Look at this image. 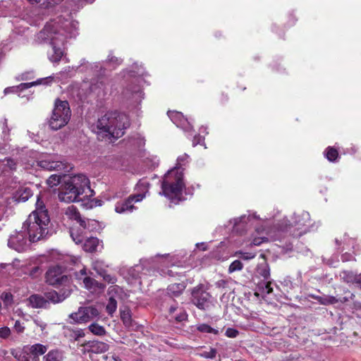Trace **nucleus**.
Returning a JSON list of instances; mask_svg holds the SVG:
<instances>
[{
  "label": "nucleus",
  "instance_id": "32",
  "mask_svg": "<svg viewBox=\"0 0 361 361\" xmlns=\"http://www.w3.org/2000/svg\"><path fill=\"white\" fill-rule=\"evenodd\" d=\"M88 329L93 334L97 336H104L106 333L104 327L97 323H93L90 324L88 326Z\"/></svg>",
  "mask_w": 361,
  "mask_h": 361
},
{
  "label": "nucleus",
  "instance_id": "8",
  "mask_svg": "<svg viewBox=\"0 0 361 361\" xmlns=\"http://www.w3.org/2000/svg\"><path fill=\"white\" fill-rule=\"evenodd\" d=\"M207 290V287L202 283L191 290V302L199 310L209 311L215 305V300Z\"/></svg>",
  "mask_w": 361,
  "mask_h": 361
},
{
  "label": "nucleus",
  "instance_id": "4",
  "mask_svg": "<svg viewBox=\"0 0 361 361\" xmlns=\"http://www.w3.org/2000/svg\"><path fill=\"white\" fill-rule=\"evenodd\" d=\"M90 180L84 174L68 176L61 185L58 194L61 202H80L92 195Z\"/></svg>",
  "mask_w": 361,
  "mask_h": 361
},
{
  "label": "nucleus",
  "instance_id": "28",
  "mask_svg": "<svg viewBox=\"0 0 361 361\" xmlns=\"http://www.w3.org/2000/svg\"><path fill=\"white\" fill-rule=\"evenodd\" d=\"M63 353L59 350H51L43 357V361H62Z\"/></svg>",
  "mask_w": 361,
  "mask_h": 361
},
{
  "label": "nucleus",
  "instance_id": "38",
  "mask_svg": "<svg viewBox=\"0 0 361 361\" xmlns=\"http://www.w3.org/2000/svg\"><path fill=\"white\" fill-rule=\"evenodd\" d=\"M71 236L76 244L82 243L85 238V237L82 234L80 228L77 230H72L71 231Z\"/></svg>",
  "mask_w": 361,
  "mask_h": 361
},
{
  "label": "nucleus",
  "instance_id": "3",
  "mask_svg": "<svg viewBox=\"0 0 361 361\" xmlns=\"http://www.w3.org/2000/svg\"><path fill=\"white\" fill-rule=\"evenodd\" d=\"M130 125L129 118L123 113L109 111L91 126L92 131L102 139L116 140L122 137Z\"/></svg>",
  "mask_w": 361,
  "mask_h": 361
},
{
  "label": "nucleus",
  "instance_id": "15",
  "mask_svg": "<svg viewBox=\"0 0 361 361\" xmlns=\"http://www.w3.org/2000/svg\"><path fill=\"white\" fill-rule=\"evenodd\" d=\"M84 352L92 353H103L109 349V345L106 343L97 340L85 342L83 345Z\"/></svg>",
  "mask_w": 361,
  "mask_h": 361
},
{
  "label": "nucleus",
  "instance_id": "11",
  "mask_svg": "<svg viewBox=\"0 0 361 361\" xmlns=\"http://www.w3.org/2000/svg\"><path fill=\"white\" fill-rule=\"evenodd\" d=\"M27 235L24 229L11 235L8 240V247L19 252L25 251L29 245Z\"/></svg>",
  "mask_w": 361,
  "mask_h": 361
},
{
  "label": "nucleus",
  "instance_id": "17",
  "mask_svg": "<svg viewBox=\"0 0 361 361\" xmlns=\"http://www.w3.org/2000/svg\"><path fill=\"white\" fill-rule=\"evenodd\" d=\"M70 295V290H61L60 293H58L56 290H50L44 293V297L45 299L48 300V305L49 304V302L54 304L61 302Z\"/></svg>",
  "mask_w": 361,
  "mask_h": 361
},
{
  "label": "nucleus",
  "instance_id": "5",
  "mask_svg": "<svg viewBox=\"0 0 361 361\" xmlns=\"http://www.w3.org/2000/svg\"><path fill=\"white\" fill-rule=\"evenodd\" d=\"M50 219L43 202L37 199L36 209L23 223L22 229L26 231L29 241L37 242L47 237Z\"/></svg>",
  "mask_w": 361,
  "mask_h": 361
},
{
  "label": "nucleus",
  "instance_id": "64",
  "mask_svg": "<svg viewBox=\"0 0 361 361\" xmlns=\"http://www.w3.org/2000/svg\"><path fill=\"white\" fill-rule=\"evenodd\" d=\"M27 353V360H32V361H39V357H37L36 356H34L32 354Z\"/></svg>",
  "mask_w": 361,
  "mask_h": 361
},
{
  "label": "nucleus",
  "instance_id": "47",
  "mask_svg": "<svg viewBox=\"0 0 361 361\" xmlns=\"http://www.w3.org/2000/svg\"><path fill=\"white\" fill-rule=\"evenodd\" d=\"M236 256H238L239 258L245 260H249L255 257L256 254L252 252H238L235 253Z\"/></svg>",
  "mask_w": 361,
  "mask_h": 361
},
{
  "label": "nucleus",
  "instance_id": "52",
  "mask_svg": "<svg viewBox=\"0 0 361 361\" xmlns=\"http://www.w3.org/2000/svg\"><path fill=\"white\" fill-rule=\"evenodd\" d=\"M5 166H7L10 170H15L16 167V162L11 158H6L3 161Z\"/></svg>",
  "mask_w": 361,
  "mask_h": 361
},
{
  "label": "nucleus",
  "instance_id": "27",
  "mask_svg": "<svg viewBox=\"0 0 361 361\" xmlns=\"http://www.w3.org/2000/svg\"><path fill=\"white\" fill-rule=\"evenodd\" d=\"M86 238L87 239L85 240L83 244V250L88 252H93L96 251L99 244V239L93 237Z\"/></svg>",
  "mask_w": 361,
  "mask_h": 361
},
{
  "label": "nucleus",
  "instance_id": "7",
  "mask_svg": "<svg viewBox=\"0 0 361 361\" xmlns=\"http://www.w3.org/2000/svg\"><path fill=\"white\" fill-rule=\"evenodd\" d=\"M71 111L67 101L57 99L49 124L51 129L57 130L65 126L70 121Z\"/></svg>",
  "mask_w": 361,
  "mask_h": 361
},
{
  "label": "nucleus",
  "instance_id": "13",
  "mask_svg": "<svg viewBox=\"0 0 361 361\" xmlns=\"http://www.w3.org/2000/svg\"><path fill=\"white\" fill-rule=\"evenodd\" d=\"M46 282L51 286H57L61 284L67 280V276L62 275L60 267L54 266L50 267L45 274Z\"/></svg>",
  "mask_w": 361,
  "mask_h": 361
},
{
  "label": "nucleus",
  "instance_id": "43",
  "mask_svg": "<svg viewBox=\"0 0 361 361\" xmlns=\"http://www.w3.org/2000/svg\"><path fill=\"white\" fill-rule=\"evenodd\" d=\"M243 268V263L240 260L236 259L230 264L228 267V272L233 273L234 271H240Z\"/></svg>",
  "mask_w": 361,
  "mask_h": 361
},
{
  "label": "nucleus",
  "instance_id": "44",
  "mask_svg": "<svg viewBox=\"0 0 361 361\" xmlns=\"http://www.w3.org/2000/svg\"><path fill=\"white\" fill-rule=\"evenodd\" d=\"M271 283L269 280L264 281L259 283V287L262 290L263 292L269 294L273 291L271 286Z\"/></svg>",
  "mask_w": 361,
  "mask_h": 361
},
{
  "label": "nucleus",
  "instance_id": "26",
  "mask_svg": "<svg viewBox=\"0 0 361 361\" xmlns=\"http://www.w3.org/2000/svg\"><path fill=\"white\" fill-rule=\"evenodd\" d=\"M52 80H53V79L51 77H48L46 78L38 79L36 81L31 82H23L16 87H18V92H21V91L28 89L32 86L42 84L43 82H44V84H49Z\"/></svg>",
  "mask_w": 361,
  "mask_h": 361
},
{
  "label": "nucleus",
  "instance_id": "14",
  "mask_svg": "<svg viewBox=\"0 0 361 361\" xmlns=\"http://www.w3.org/2000/svg\"><path fill=\"white\" fill-rule=\"evenodd\" d=\"M167 114L171 121L177 127L182 128L185 131L192 130V126L191 123L184 117L182 113L169 111Z\"/></svg>",
  "mask_w": 361,
  "mask_h": 361
},
{
  "label": "nucleus",
  "instance_id": "37",
  "mask_svg": "<svg viewBox=\"0 0 361 361\" xmlns=\"http://www.w3.org/2000/svg\"><path fill=\"white\" fill-rule=\"evenodd\" d=\"M27 350H26V347L24 346L23 350H18L12 353V355L15 358L17 359L18 361H30L27 360ZM32 361V360H31Z\"/></svg>",
  "mask_w": 361,
  "mask_h": 361
},
{
  "label": "nucleus",
  "instance_id": "58",
  "mask_svg": "<svg viewBox=\"0 0 361 361\" xmlns=\"http://www.w3.org/2000/svg\"><path fill=\"white\" fill-rule=\"evenodd\" d=\"M204 137L201 136L200 135H197L194 136L192 140V145L193 147L196 146L197 145H202L204 142Z\"/></svg>",
  "mask_w": 361,
  "mask_h": 361
},
{
  "label": "nucleus",
  "instance_id": "42",
  "mask_svg": "<svg viewBox=\"0 0 361 361\" xmlns=\"http://www.w3.org/2000/svg\"><path fill=\"white\" fill-rule=\"evenodd\" d=\"M142 94V91L140 90L139 87H135L133 90H130L129 88H126L123 92L124 96L128 98H134L136 95H140Z\"/></svg>",
  "mask_w": 361,
  "mask_h": 361
},
{
  "label": "nucleus",
  "instance_id": "45",
  "mask_svg": "<svg viewBox=\"0 0 361 361\" xmlns=\"http://www.w3.org/2000/svg\"><path fill=\"white\" fill-rule=\"evenodd\" d=\"M32 195V190L30 188H25L20 191L19 200L25 202Z\"/></svg>",
  "mask_w": 361,
  "mask_h": 361
},
{
  "label": "nucleus",
  "instance_id": "12",
  "mask_svg": "<svg viewBox=\"0 0 361 361\" xmlns=\"http://www.w3.org/2000/svg\"><path fill=\"white\" fill-rule=\"evenodd\" d=\"M145 197L144 193L130 195L124 201L116 203L115 211L119 214L130 213L136 208L133 203L142 201Z\"/></svg>",
  "mask_w": 361,
  "mask_h": 361
},
{
  "label": "nucleus",
  "instance_id": "55",
  "mask_svg": "<svg viewBox=\"0 0 361 361\" xmlns=\"http://www.w3.org/2000/svg\"><path fill=\"white\" fill-rule=\"evenodd\" d=\"M172 317L178 322H183L187 319L188 314L184 310H180L178 314H176Z\"/></svg>",
  "mask_w": 361,
  "mask_h": 361
},
{
  "label": "nucleus",
  "instance_id": "39",
  "mask_svg": "<svg viewBox=\"0 0 361 361\" xmlns=\"http://www.w3.org/2000/svg\"><path fill=\"white\" fill-rule=\"evenodd\" d=\"M188 158H189V156L187 154H184L182 156L178 157L177 159L176 166L172 170H176L178 171L183 172L182 166H183L185 164V162L188 161Z\"/></svg>",
  "mask_w": 361,
  "mask_h": 361
},
{
  "label": "nucleus",
  "instance_id": "48",
  "mask_svg": "<svg viewBox=\"0 0 361 361\" xmlns=\"http://www.w3.org/2000/svg\"><path fill=\"white\" fill-rule=\"evenodd\" d=\"M1 300H3L5 305L8 306L12 304L13 302V295L10 293H3L1 296Z\"/></svg>",
  "mask_w": 361,
  "mask_h": 361
},
{
  "label": "nucleus",
  "instance_id": "35",
  "mask_svg": "<svg viewBox=\"0 0 361 361\" xmlns=\"http://www.w3.org/2000/svg\"><path fill=\"white\" fill-rule=\"evenodd\" d=\"M121 319L126 326H131L132 318L130 311L128 309L121 311Z\"/></svg>",
  "mask_w": 361,
  "mask_h": 361
},
{
  "label": "nucleus",
  "instance_id": "46",
  "mask_svg": "<svg viewBox=\"0 0 361 361\" xmlns=\"http://www.w3.org/2000/svg\"><path fill=\"white\" fill-rule=\"evenodd\" d=\"M43 270L39 266H35L30 269L29 276L32 279H37L42 275Z\"/></svg>",
  "mask_w": 361,
  "mask_h": 361
},
{
  "label": "nucleus",
  "instance_id": "49",
  "mask_svg": "<svg viewBox=\"0 0 361 361\" xmlns=\"http://www.w3.org/2000/svg\"><path fill=\"white\" fill-rule=\"evenodd\" d=\"M128 274L134 279H138L140 277V266L135 265L129 269Z\"/></svg>",
  "mask_w": 361,
  "mask_h": 361
},
{
  "label": "nucleus",
  "instance_id": "29",
  "mask_svg": "<svg viewBox=\"0 0 361 361\" xmlns=\"http://www.w3.org/2000/svg\"><path fill=\"white\" fill-rule=\"evenodd\" d=\"M257 272L259 276L264 279V281L270 279V268L267 263H262L258 265Z\"/></svg>",
  "mask_w": 361,
  "mask_h": 361
},
{
  "label": "nucleus",
  "instance_id": "41",
  "mask_svg": "<svg viewBox=\"0 0 361 361\" xmlns=\"http://www.w3.org/2000/svg\"><path fill=\"white\" fill-rule=\"evenodd\" d=\"M85 286L87 289H91L94 287H101L99 283L94 279L90 276H85L83 279Z\"/></svg>",
  "mask_w": 361,
  "mask_h": 361
},
{
  "label": "nucleus",
  "instance_id": "21",
  "mask_svg": "<svg viewBox=\"0 0 361 361\" xmlns=\"http://www.w3.org/2000/svg\"><path fill=\"white\" fill-rule=\"evenodd\" d=\"M49 4L51 6H60L61 8L75 11L76 9L75 0H49Z\"/></svg>",
  "mask_w": 361,
  "mask_h": 361
},
{
  "label": "nucleus",
  "instance_id": "36",
  "mask_svg": "<svg viewBox=\"0 0 361 361\" xmlns=\"http://www.w3.org/2000/svg\"><path fill=\"white\" fill-rule=\"evenodd\" d=\"M216 349L209 347V348L205 350H202L198 353L199 356L206 359H214L216 356Z\"/></svg>",
  "mask_w": 361,
  "mask_h": 361
},
{
  "label": "nucleus",
  "instance_id": "63",
  "mask_svg": "<svg viewBox=\"0 0 361 361\" xmlns=\"http://www.w3.org/2000/svg\"><path fill=\"white\" fill-rule=\"evenodd\" d=\"M267 239V238H255L252 240V244L255 245H260L264 241H266Z\"/></svg>",
  "mask_w": 361,
  "mask_h": 361
},
{
  "label": "nucleus",
  "instance_id": "33",
  "mask_svg": "<svg viewBox=\"0 0 361 361\" xmlns=\"http://www.w3.org/2000/svg\"><path fill=\"white\" fill-rule=\"evenodd\" d=\"M335 243L338 246H340L342 243H343L344 246H346V249L349 247L354 246L355 239L353 238H349L348 235L345 233L343 235V238L341 240H338V238L335 239Z\"/></svg>",
  "mask_w": 361,
  "mask_h": 361
},
{
  "label": "nucleus",
  "instance_id": "25",
  "mask_svg": "<svg viewBox=\"0 0 361 361\" xmlns=\"http://www.w3.org/2000/svg\"><path fill=\"white\" fill-rule=\"evenodd\" d=\"M69 176L65 173L63 174H53L47 180V184L49 187L53 188L61 183H63L65 179H67Z\"/></svg>",
  "mask_w": 361,
  "mask_h": 361
},
{
  "label": "nucleus",
  "instance_id": "54",
  "mask_svg": "<svg viewBox=\"0 0 361 361\" xmlns=\"http://www.w3.org/2000/svg\"><path fill=\"white\" fill-rule=\"evenodd\" d=\"M130 145H141L142 142V138L139 135H135L129 138Z\"/></svg>",
  "mask_w": 361,
  "mask_h": 361
},
{
  "label": "nucleus",
  "instance_id": "60",
  "mask_svg": "<svg viewBox=\"0 0 361 361\" xmlns=\"http://www.w3.org/2000/svg\"><path fill=\"white\" fill-rule=\"evenodd\" d=\"M228 284V281L224 279H221L215 283V286L218 288H225Z\"/></svg>",
  "mask_w": 361,
  "mask_h": 361
},
{
  "label": "nucleus",
  "instance_id": "31",
  "mask_svg": "<svg viewBox=\"0 0 361 361\" xmlns=\"http://www.w3.org/2000/svg\"><path fill=\"white\" fill-rule=\"evenodd\" d=\"M196 329L198 331L202 333L212 334L214 335L219 334V331L218 329L212 328L211 326L207 324H200L197 326Z\"/></svg>",
  "mask_w": 361,
  "mask_h": 361
},
{
  "label": "nucleus",
  "instance_id": "9",
  "mask_svg": "<svg viewBox=\"0 0 361 361\" xmlns=\"http://www.w3.org/2000/svg\"><path fill=\"white\" fill-rule=\"evenodd\" d=\"M99 314L100 312L96 307L90 305L79 307L78 312L71 313L69 317L72 319L75 323L82 324L98 318Z\"/></svg>",
  "mask_w": 361,
  "mask_h": 361
},
{
  "label": "nucleus",
  "instance_id": "23",
  "mask_svg": "<svg viewBox=\"0 0 361 361\" xmlns=\"http://www.w3.org/2000/svg\"><path fill=\"white\" fill-rule=\"evenodd\" d=\"M315 299L320 304L324 305H333L338 302H344L347 301L346 298H343V300H341V298H336V297L331 295L317 296Z\"/></svg>",
  "mask_w": 361,
  "mask_h": 361
},
{
  "label": "nucleus",
  "instance_id": "57",
  "mask_svg": "<svg viewBox=\"0 0 361 361\" xmlns=\"http://www.w3.org/2000/svg\"><path fill=\"white\" fill-rule=\"evenodd\" d=\"M102 279L107 283L112 284L115 283L117 281V279L115 276L110 275L107 272L104 274V276H103Z\"/></svg>",
  "mask_w": 361,
  "mask_h": 361
},
{
  "label": "nucleus",
  "instance_id": "59",
  "mask_svg": "<svg viewBox=\"0 0 361 361\" xmlns=\"http://www.w3.org/2000/svg\"><path fill=\"white\" fill-rule=\"evenodd\" d=\"M14 330L18 333H23L25 330V326L20 323L19 320H17L14 324Z\"/></svg>",
  "mask_w": 361,
  "mask_h": 361
},
{
  "label": "nucleus",
  "instance_id": "2",
  "mask_svg": "<svg viewBox=\"0 0 361 361\" xmlns=\"http://www.w3.org/2000/svg\"><path fill=\"white\" fill-rule=\"evenodd\" d=\"M293 222L284 218L275 224L269 231V235L273 240L282 241L285 238H288L286 243L287 250H292V243L289 240V237L299 238L307 231V226L310 220V214L307 212H302L300 214H294Z\"/></svg>",
  "mask_w": 361,
  "mask_h": 361
},
{
  "label": "nucleus",
  "instance_id": "6",
  "mask_svg": "<svg viewBox=\"0 0 361 361\" xmlns=\"http://www.w3.org/2000/svg\"><path fill=\"white\" fill-rule=\"evenodd\" d=\"M184 187L183 172L170 170L163 178L161 182L162 190L159 192V195L169 199L178 198L181 195Z\"/></svg>",
  "mask_w": 361,
  "mask_h": 361
},
{
  "label": "nucleus",
  "instance_id": "22",
  "mask_svg": "<svg viewBox=\"0 0 361 361\" xmlns=\"http://www.w3.org/2000/svg\"><path fill=\"white\" fill-rule=\"evenodd\" d=\"M26 350L32 354L34 356L39 357L44 355L47 350V346L41 343H36L32 345H25Z\"/></svg>",
  "mask_w": 361,
  "mask_h": 361
},
{
  "label": "nucleus",
  "instance_id": "24",
  "mask_svg": "<svg viewBox=\"0 0 361 361\" xmlns=\"http://www.w3.org/2000/svg\"><path fill=\"white\" fill-rule=\"evenodd\" d=\"M64 334L66 337L74 341H78L80 338H83L85 335L82 329H73L69 327L65 329Z\"/></svg>",
  "mask_w": 361,
  "mask_h": 361
},
{
  "label": "nucleus",
  "instance_id": "56",
  "mask_svg": "<svg viewBox=\"0 0 361 361\" xmlns=\"http://www.w3.org/2000/svg\"><path fill=\"white\" fill-rule=\"evenodd\" d=\"M106 79L105 78H100L97 81V82L94 85H93L92 88H95L96 87H98L99 88H101L104 91L106 89Z\"/></svg>",
  "mask_w": 361,
  "mask_h": 361
},
{
  "label": "nucleus",
  "instance_id": "1",
  "mask_svg": "<svg viewBox=\"0 0 361 361\" xmlns=\"http://www.w3.org/2000/svg\"><path fill=\"white\" fill-rule=\"evenodd\" d=\"M77 35L78 23L66 20L60 27L56 24L47 25L38 33L37 39L49 42L52 49L49 60L53 63H58L63 55V47L66 39L75 37Z\"/></svg>",
  "mask_w": 361,
  "mask_h": 361
},
{
  "label": "nucleus",
  "instance_id": "53",
  "mask_svg": "<svg viewBox=\"0 0 361 361\" xmlns=\"http://www.w3.org/2000/svg\"><path fill=\"white\" fill-rule=\"evenodd\" d=\"M11 334V329L7 326L0 328V338L6 339Z\"/></svg>",
  "mask_w": 361,
  "mask_h": 361
},
{
  "label": "nucleus",
  "instance_id": "10",
  "mask_svg": "<svg viewBox=\"0 0 361 361\" xmlns=\"http://www.w3.org/2000/svg\"><path fill=\"white\" fill-rule=\"evenodd\" d=\"M36 165L47 171H61L67 168V166L57 157L51 155H44L35 161Z\"/></svg>",
  "mask_w": 361,
  "mask_h": 361
},
{
  "label": "nucleus",
  "instance_id": "51",
  "mask_svg": "<svg viewBox=\"0 0 361 361\" xmlns=\"http://www.w3.org/2000/svg\"><path fill=\"white\" fill-rule=\"evenodd\" d=\"M239 334V331L234 328H227L225 332V335L231 338H236Z\"/></svg>",
  "mask_w": 361,
  "mask_h": 361
},
{
  "label": "nucleus",
  "instance_id": "16",
  "mask_svg": "<svg viewBox=\"0 0 361 361\" xmlns=\"http://www.w3.org/2000/svg\"><path fill=\"white\" fill-rule=\"evenodd\" d=\"M72 217L80 224L82 229L87 231H92L97 227L98 222L96 220L82 218L75 209H73Z\"/></svg>",
  "mask_w": 361,
  "mask_h": 361
},
{
  "label": "nucleus",
  "instance_id": "50",
  "mask_svg": "<svg viewBox=\"0 0 361 361\" xmlns=\"http://www.w3.org/2000/svg\"><path fill=\"white\" fill-rule=\"evenodd\" d=\"M92 268L101 277H103V276H104V274L107 272L101 267L100 263L98 262L94 263Z\"/></svg>",
  "mask_w": 361,
  "mask_h": 361
},
{
  "label": "nucleus",
  "instance_id": "30",
  "mask_svg": "<svg viewBox=\"0 0 361 361\" xmlns=\"http://www.w3.org/2000/svg\"><path fill=\"white\" fill-rule=\"evenodd\" d=\"M324 156L329 161L335 162L338 158V152L336 149L328 147L324 151Z\"/></svg>",
  "mask_w": 361,
  "mask_h": 361
},
{
  "label": "nucleus",
  "instance_id": "61",
  "mask_svg": "<svg viewBox=\"0 0 361 361\" xmlns=\"http://www.w3.org/2000/svg\"><path fill=\"white\" fill-rule=\"evenodd\" d=\"M341 259L342 262H345L354 259V257L351 254L345 252L341 255Z\"/></svg>",
  "mask_w": 361,
  "mask_h": 361
},
{
  "label": "nucleus",
  "instance_id": "40",
  "mask_svg": "<svg viewBox=\"0 0 361 361\" xmlns=\"http://www.w3.org/2000/svg\"><path fill=\"white\" fill-rule=\"evenodd\" d=\"M122 61L123 60L121 59L109 54L105 63L112 66L113 68H116L118 66L121 64Z\"/></svg>",
  "mask_w": 361,
  "mask_h": 361
},
{
  "label": "nucleus",
  "instance_id": "34",
  "mask_svg": "<svg viewBox=\"0 0 361 361\" xmlns=\"http://www.w3.org/2000/svg\"><path fill=\"white\" fill-rule=\"evenodd\" d=\"M117 309V301L113 297H110L106 306L108 314L112 317Z\"/></svg>",
  "mask_w": 361,
  "mask_h": 361
},
{
  "label": "nucleus",
  "instance_id": "19",
  "mask_svg": "<svg viewBox=\"0 0 361 361\" xmlns=\"http://www.w3.org/2000/svg\"><path fill=\"white\" fill-rule=\"evenodd\" d=\"M28 302L32 308H47L48 307V300L44 296L39 294H32L28 299Z\"/></svg>",
  "mask_w": 361,
  "mask_h": 361
},
{
  "label": "nucleus",
  "instance_id": "18",
  "mask_svg": "<svg viewBox=\"0 0 361 361\" xmlns=\"http://www.w3.org/2000/svg\"><path fill=\"white\" fill-rule=\"evenodd\" d=\"M342 279L348 283H353L361 290V274H356L352 271H342Z\"/></svg>",
  "mask_w": 361,
  "mask_h": 361
},
{
  "label": "nucleus",
  "instance_id": "62",
  "mask_svg": "<svg viewBox=\"0 0 361 361\" xmlns=\"http://www.w3.org/2000/svg\"><path fill=\"white\" fill-rule=\"evenodd\" d=\"M18 92V90L16 86L6 87L4 91L5 94H7L9 93Z\"/></svg>",
  "mask_w": 361,
  "mask_h": 361
},
{
  "label": "nucleus",
  "instance_id": "20",
  "mask_svg": "<svg viewBox=\"0 0 361 361\" xmlns=\"http://www.w3.org/2000/svg\"><path fill=\"white\" fill-rule=\"evenodd\" d=\"M186 285L184 282L173 283L166 288V293L170 297H178L185 289Z\"/></svg>",
  "mask_w": 361,
  "mask_h": 361
}]
</instances>
